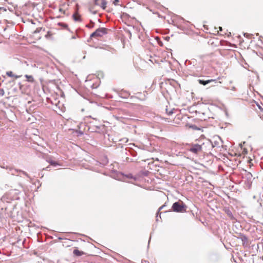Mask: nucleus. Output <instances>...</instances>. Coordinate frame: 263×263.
<instances>
[{"label":"nucleus","instance_id":"21","mask_svg":"<svg viewBox=\"0 0 263 263\" xmlns=\"http://www.w3.org/2000/svg\"><path fill=\"white\" fill-rule=\"evenodd\" d=\"M120 141H122V142H124V143H126V142H128V139H127V138H123V139H122L120 140Z\"/></svg>","mask_w":263,"mask_h":263},{"label":"nucleus","instance_id":"25","mask_svg":"<svg viewBox=\"0 0 263 263\" xmlns=\"http://www.w3.org/2000/svg\"><path fill=\"white\" fill-rule=\"evenodd\" d=\"M59 24L60 25H61V26L62 25V26H63L64 27H65V28H66V27H67V26H67V24H66L59 23Z\"/></svg>","mask_w":263,"mask_h":263},{"label":"nucleus","instance_id":"17","mask_svg":"<svg viewBox=\"0 0 263 263\" xmlns=\"http://www.w3.org/2000/svg\"><path fill=\"white\" fill-rule=\"evenodd\" d=\"M6 74L8 77H12V78H13V77L14 76V74H13V72L11 71H7L6 72Z\"/></svg>","mask_w":263,"mask_h":263},{"label":"nucleus","instance_id":"29","mask_svg":"<svg viewBox=\"0 0 263 263\" xmlns=\"http://www.w3.org/2000/svg\"><path fill=\"white\" fill-rule=\"evenodd\" d=\"M0 9H3L4 11H6V9L3 7H0Z\"/></svg>","mask_w":263,"mask_h":263},{"label":"nucleus","instance_id":"4","mask_svg":"<svg viewBox=\"0 0 263 263\" xmlns=\"http://www.w3.org/2000/svg\"><path fill=\"white\" fill-rule=\"evenodd\" d=\"M21 192L16 189L11 190L6 194V197L7 199L11 200H19Z\"/></svg>","mask_w":263,"mask_h":263},{"label":"nucleus","instance_id":"3","mask_svg":"<svg viewBox=\"0 0 263 263\" xmlns=\"http://www.w3.org/2000/svg\"><path fill=\"white\" fill-rule=\"evenodd\" d=\"M187 206L182 202H176L173 204L172 209L174 212L183 213L186 212Z\"/></svg>","mask_w":263,"mask_h":263},{"label":"nucleus","instance_id":"24","mask_svg":"<svg viewBox=\"0 0 263 263\" xmlns=\"http://www.w3.org/2000/svg\"><path fill=\"white\" fill-rule=\"evenodd\" d=\"M119 2V0H114L113 2V4L115 5H118Z\"/></svg>","mask_w":263,"mask_h":263},{"label":"nucleus","instance_id":"31","mask_svg":"<svg viewBox=\"0 0 263 263\" xmlns=\"http://www.w3.org/2000/svg\"><path fill=\"white\" fill-rule=\"evenodd\" d=\"M219 30H220V31H221V30H222V27H219Z\"/></svg>","mask_w":263,"mask_h":263},{"label":"nucleus","instance_id":"20","mask_svg":"<svg viewBox=\"0 0 263 263\" xmlns=\"http://www.w3.org/2000/svg\"><path fill=\"white\" fill-rule=\"evenodd\" d=\"M165 206V205H162L161 206H160L159 209H158V212H157V217L158 216V215L159 214V212L162 210L163 209L164 207Z\"/></svg>","mask_w":263,"mask_h":263},{"label":"nucleus","instance_id":"23","mask_svg":"<svg viewBox=\"0 0 263 263\" xmlns=\"http://www.w3.org/2000/svg\"><path fill=\"white\" fill-rule=\"evenodd\" d=\"M166 111L168 115H171L173 113V110H171L170 111H168L167 109H166Z\"/></svg>","mask_w":263,"mask_h":263},{"label":"nucleus","instance_id":"16","mask_svg":"<svg viewBox=\"0 0 263 263\" xmlns=\"http://www.w3.org/2000/svg\"><path fill=\"white\" fill-rule=\"evenodd\" d=\"M226 212L227 214L230 218H231V219H233L234 218L233 215L230 210H227L226 211Z\"/></svg>","mask_w":263,"mask_h":263},{"label":"nucleus","instance_id":"33","mask_svg":"<svg viewBox=\"0 0 263 263\" xmlns=\"http://www.w3.org/2000/svg\"><path fill=\"white\" fill-rule=\"evenodd\" d=\"M144 99H145V96H144V97H143L142 99H142V100H144Z\"/></svg>","mask_w":263,"mask_h":263},{"label":"nucleus","instance_id":"12","mask_svg":"<svg viewBox=\"0 0 263 263\" xmlns=\"http://www.w3.org/2000/svg\"><path fill=\"white\" fill-rule=\"evenodd\" d=\"M73 253L77 256H80L83 254V252L78 249H74L73 251Z\"/></svg>","mask_w":263,"mask_h":263},{"label":"nucleus","instance_id":"10","mask_svg":"<svg viewBox=\"0 0 263 263\" xmlns=\"http://www.w3.org/2000/svg\"><path fill=\"white\" fill-rule=\"evenodd\" d=\"M25 77L27 79V81L30 83H34V79L32 76L26 74Z\"/></svg>","mask_w":263,"mask_h":263},{"label":"nucleus","instance_id":"15","mask_svg":"<svg viewBox=\"0 0 263 263\" xmlns=\"http://www.w3.org/2000/svg\"><path fill=\"white\" fill-rule=\"evenodd\" d=\"M73 18L76 21H80V16L78 15V14H73Z\"/></svg>","mask_w":263,"mask_h":263},{"label":"nucleus","instance_id":"8","mask_svg":"<svg viewBox=\"0 0 263 263\" xmlns=\"http://www.w3.org/2000/svg\"><path fill=\"white\" fill-rule=\"evenodd\" d=\"M9 171H10V173L12 174V175H17L18 173H23L24 175H26V176H27V174L26 172H23V171H20V170H16V169H14L13 168H10L9 169Z\"/></svg>","mask_w":263,"mask_h":263},{"label":"nucleus","instance_id":"30","mask_svg":"<svg viewBox=\"0 0 263 263\" xmlns=\"http://www.w3.org/2000/svg\"><path fill=\"white\" fill-rule=\"evenodd\" d=\"M249 34H247V33H245V34H244V36H249Z\"/></svg>","mask_w":263,"mask_h":263},{"label":"nucleus","instance_id":"28","mask_svg":"<svg viewBox=\"0 0 263 263\" xmlns=\"http://www.w3.org/2000/svg\"><path fill=\"white\" fill-rule=\"evenodd\" d=\"M39 32V29H38V28H37V29H36V30L34 31V32H35V33Z\"/></svg>","mask_w":263,"mask_h":263},{"label":"nucleus","instance_id":"5","mask_svg":"<svg viewBox=\"0 0 263 263\" xmlns=\"http://www.w3.org/2000/svg\"><path fill=\"white\" fill-rule=\"evenodd\" d=\"M116 179L117 180H121L123 181H126V179H131L134 181H136L137 178L136 176H133L130 173L127 175H124L123 173H118L117 174V177Z\"/></svg>","mask_w":263,"mask_h":263},{"label":"nucleus","instance_id":"27","mask_svg":"<svg viewBox=\"0 0 263 263\" xmlns=\"http://www.w3.org/2000/svg\"><path fill=\"white\" fill-rule=\"evenodd\" d=\"M142 95L141 93H140V92H138L137 93V97L139 98V97H140V96Z\"/></svg>","mask_w":263,"mask_h":263},{"label":"nucleus","instance_id":"14","mask_svg":"<svg viewBox=\"0 0 263 263\" xmlns=\"http://www.w3.org/2000/svg\"><path fill=\"white\" fill-rule=\"evenodd\" d=\"M47 161L51 165L57 166L60 165L57 162L54 161L49 158L47 160Z\"/></svg>","mask_w":263,"mask_h":263},{"label":"nucleus","instance_id":"36","mask_svg":"<svg viewBox=\"0 0 263 263\" xmlns=\"http://www.w3.org/2000/svg\"><path fill=\"white\" fill-rule=\"evenodd\" d=\"M232 89L234 90L235 89V87H233Z\"/></svg>","mask_w":263,"mask_h":263},{"label":"nucleus","instance_id":"7","mask_svg":"<svg viewBox=\"0 0 263 263\" xmlns=\"http://www.w3.org/2000/svg\"><path fill=\"white\" fill-rule=\"evenodd\" d=\"M198 82L199 84H202L203 85H205L209 83L214 82L215 83H220V82H217L215 80L210 79L208 80H198Z\"/></svg>","mask_w":263,"mask_h":263},{"label":"nucleus","instance_id":"18","mask_svg":"<svg viewBox=\"0 0 263 263\" xmlns=\"http://www.w3.org/2000/svg\"><path fill=\"white\" fill-rule=\"evenodd\" d=\"M94 25H95L94 23H93L91 21L90 24H87L86 25V27H87V28H93L94 27Z\"/></svg>","mask_w":263,"mask_h":263},{"label":"nucleus","instance_id":"32","mask_svg":"<svg viewBox=\"0 0 263 263\" xmlns=\"http://www.w3.org/2000/svg\"><path fill=\"white\" fill-rule=\"evenodd\" d=\"M96 5H99V4L97 3V1H96Z\"/></svg>","mask_w":263,"mask_h":263},{"label":"nucleus","instance_id":"9","mask_svg":"<svg viewBox=\"0 0 263 263\" xmlns=\"http://www.w3.org/2000/svg\"><path fill=\"white\" fill-rule=\"evenodd\" d=\"M129 95L130 94L128 93V92L125 90L121 91L120 92V96L123 98H127L129 97Z\"/></svg>","mask_w":263,"mask_h":263},{"label":"nucleus","instance_id":"1","mask_svg":"<svg viewBox=\"0 0 263 263\" xmlns=\"http://www.w3.org/2000/svg\"><path fill=\"white\" fill-rule=\"evenodd\" d=\"M206 148L210 149L211 147H220L222 146V141L219 136L214 137L213 140H207L204 142Z\"/></svg>","mask_w":263,"mask_h":263},{"label":"nucleus","instance_id":"6","mask_svg":"<svg viewBox=\"0 0 263 263\" xmlns=\"http://www.w3.org/2000/svg\"><path fill=\"white\" fill-rule=\"evenodd\" d=\"M107 33V29L105 28H99L97 29L94 32L91 34V37H101L103 35Z\"/></svg>","mask_w":263,"mask_h":263},{"label":"nucleus","instance_id":"22","mask_svg":"<svg viewBox=\"0 0 263 263\" xmlns=\"http://www.w3.org/2000/svg\"><path fill=\"white\" fill-rule=\"evenodd\" d=\"M190 127H191L194 129H199L195 125H191V126H190Z\"/></svg>","mask_w":263,"mask_h":263},{"label":"nucleus","instance_id":"26","mask_svg":"<svg viewBox=\"0 0 263 263\" xmlns=\"http://www.w3.org/2000/svg\"><path fill=\"white\" fill-rule=\"evenodd\" d=\"M20 77H21V76H17V75H15V74H14V76L13 77V78H15V79L20 78Z\"/></svg>","mask_w":263,"mask_h":263},{"label":"nucleus","instance_id":"13","mask_svg":"<svg viewBox=\"0 0 263 263\" xmlns=\"http://www.w3.org/2000/svg\"><path fill=\"white\" fill-rule=\"evenodd\" d=\"M106 5L107 2L106 1V0H101V3L100 5L103 9H105L106 8Z\"/></svg>","mask_w":263,"mask_h":263},{"label":"nucleus","instance_id":"11","mask_svg":"<svg viewBox=\"0 0 263 263\" xmlns=\"http://www.w3.org/2000/svg\"><path fill=\"white\" fill-rule=\"evenodd\" d=\"M239 238L241 240L243 245H245V243L248 242V238L245 235H241Z\"/></svg>","mask_w":263,"mask_h":263},{"label":"nucleus","instance_id":"19","mask_svg":"<svg viewBox=\"0 0 263 263\" xmlns=\"http://www.w3.org/2000/svg\"><path fill=\"white\" fill-rule=\"evenodd\" d=\"M5 94V91L3 89L0 88V97H3Z\"/></svg>","mask_w":263,"mask_h":263},{"label":"nucleus","instance_id":"35","mask_svg":"<svg viewBox=\"0 0 263 263\" xmlns=\"http://www.w3.org/2000/svg\"><path fill=\"white\" fill-rule=\"evenodd\" d=\"M150 239H151V238H149V239L148 240V243H149Z\"/></svg>","mask_w":263,"mask_h":263},{"label":"nucleus","instance_id":"34","mask_svg":"<svg viewBox=\"0 0 263 263\" xmlns=\"http://www.w3.org/2000/svg\"><path fill=\"white\" fill-rule=\"evenodd\" d=\"M62 239V238H61V237H59V239H60V240H61V239Z\"/></svg>","mask_w":263,"mask_h":263},{"label":"nucleus","instance_id":"2","mask_svg":"<svg viewBox=\"0 0 263 263\" xmlns=\"http://www.w3.org/2000/svg\"><path fill=\"white\" fill-rule=\"evenodd\" d=\"M189 146L188 151L194 154H198L204 151H207L205 145H204V142L202 144L192 143L189 144Z\"/></svg>","mask_w":263,"mask_h":263}]
</instances>
